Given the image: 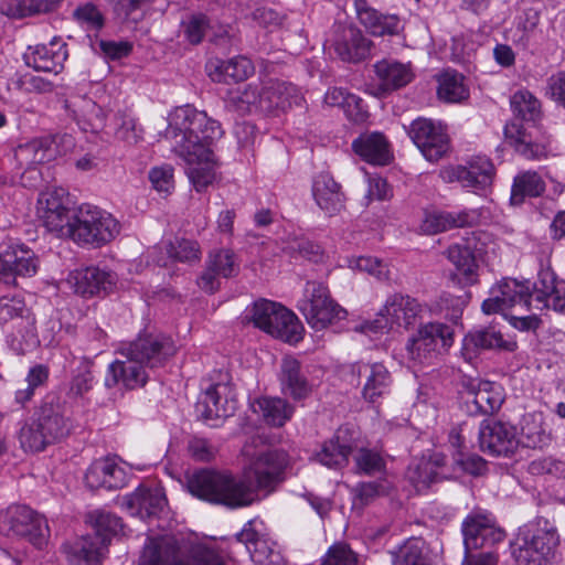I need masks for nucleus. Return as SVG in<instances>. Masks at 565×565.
Here are the masks:
<instances>
[{"mask_svg":"<svg viewBox=\"0 0 565 565\" xmlns=\"http://www.w3.org/2000/svg\"><path fill=\"white\" fill-rule=\"evenodd\" d=\"M93 385L94 375L90 370V362L83 359L71 381L68 395L71 397H81L89 392L93 388Z\"/></svg>","mask_w":565,"mask_h":565,"instance_id":"60","label":"nucleus"},{"mask_svg":"<svg viewBox=\"0 0 565 565\" xmlns=\"http://www.w3.org/2000/svg\"><path fill=\"white\" fill-rule=\"evenodd\" d=\"M74 291L83 297L107 294L115 284V276L98 267H87L72 273L68 278Z\"/></svg>","mask_w":565,"mask_h":565,"instance_id":"33","label":"nucleus"},{"mask_svg":"<svg viewBox=\"0 0 565 565\" xmlns=\"http://www.w3.org/2000/svg\"><path fill=\"white\" fill-rule=\"evenodd\" d=\"M354 9L360 23L374 36L395 35L403 29L397 15L383 14L366 0H354Z\"/></svg>","mask_w":565,"mask_h":565,"instance_id":"29","label":"nucleus"},{"mask_svg":"<svg viewBox=\"0 0 565 565\" xmlns=\"http://www.w3.org/2000/svg\"><path fill=\"white\" fill-rule=\"evenodd\" d=\"M324 104L342 108L345 115L353 121H362L366 117L363 100L344 88L333 87L328 89L324 94Z\"/></svg>","mask_w":565,"mask_h":565,"instance_id":"45","label":"nucleus"},{"mask_svg":"<svg viewBox=\"0 0 565 565\" xmlns=\"http://www.w3.org/2000/svg\"><path fill=\"white\" fill-rule=\"evenodd\" d=\"M188 451L192 459L200 462L212 461L216 454L217 447L206 438L192 437L188 441Z\"/></svg>","mask_w":565,"mask_h":565,"instance_id":"63","label":"nucleus"},{"mask_svg":"<svg viewBox=\"0 0 565 565\" xmlns=\"http://www.w3.org/2000/svg\"><path fill=\"white\" fill-rule=\"evenodd\" d=\"M426 311V306L417 299L408 295L394 294L386 299L377 318L365 322L363 328L375 333L388 330L394 326L409 329L423 320Z\"/></svg>","mask_w":565,"mask_h":565,"instance_id":"12","label":"nucleus"},{"mask_svg":"<svg viewBox=\"0 0 565 565\" xmlns=\"http://www.w3.org/2000/svg\"><path fill=\"white\" fill-rule=\"evenodd\" d=\"M237 402L228 382L210 384L199 396L195 404L198 416L211 426H218V420L234 415Z\"/></svg>","mask_w":565,"mask_h":565,"instance_id":"15","label":"nucleus"},{"mask_svg":"<svg viewBox=\"0 0 565 565\" xmlns=\"http://www.w3.org/2000/svg\"><path fill=\"white\" fill-rule=\"evenodd\" d=\"M121 356H134L147 370L161 367L175 353L171 338L161 333H141L134 341L121 345Z\"/></svg>","mask_w":565,"mask_h":565,"instance_id":"14","label":"nucleus"},{"mask_svg":"<svg viewBox=\"0 0 565 565\" xmlns=\"http://www.w3.org/2000/svg\"><path fill=\"white\" fill-rule=\"evenodd\" d=\"M138 565H225L213 550L198 547L189 558L180 555L175 544L150 541L143 548Z\"/></svg>","mask_w":565,"mask_h":565,"instance_id":"13","label":"nucleus"},{"mask_svg":"<svg viewBox=\"0 0 565 565\" xmlns=\"http://www.w3.org/2000/svg\"><path fill=\"white\" fill-rule=\"evenodd\" d=\"M374 72L382 92H391L409 84L414 77L409 63L384 58L376 62Z\"/></svg>","mask_w":565,"mask_h":565,"instance_id":"36","label":"nucleus"},{"mask_svg":"<svg viewBox=\"0 0 565 565\" xmlns=\"http://www.w3.org/2000/svg\"><path fill=\"white\" fill-rule=\"evenodd\" d=\"M250 319L255 327L285 342L301 340L302 326L296 315L280 303L259 299L254 302Z\"/></svg>","mask_w":565,"mask_h":565,"instance_id":"9","label":"nucleus"},{"mask_svg":"<svg viewBox=\"0 0 565 565\" xmlns=\"http://www.w3.org/2000/svg\"><path fill=\"white\" fill-rule=\"evenodd\" d=\"M124 505L131 515L150 519L166 512L168 500L162 487L142 483L124 498Z\"/></svg>","mask_w":565,"mask_h":565,"instance_id":"22","label":"nucleus"},{"mask_svg":"<svg viewBox=\"0 0 565 565\" xmlns=\"http://www.w3.org/2000/svg\"><path fill=\"white\" fill-rule=\"evenodd\" d=\"M264 420L271 426H284L294 414V406L280 397H260L256 402Z\"/></svg>","mask_w":565,"mask_h":565,"instance_id":"49","label":"nucleus"},{"mask_svg":"<svg viewBox=\"0 0 565 565\" xmlns=\"http://www.w3.org/2000/svg\"><path fill=\"white\" fill-rule=\"evenodd\" d=\"M477 249H447L449 260L467 282L477 281L481 258Z\"/></svg>","mask_w":565,"mask_h":565,"instance_id":"53","label":"nucleus"},{"mask_svg":"<svg viewBox=\"0 0 565 565\" xmlns=\"http://www.w3.org/2000/svg\"><path fill=\"white\" fill-rule=\"evenodd\" d=\"M463 543L467 551L492 546L501 542L505 533L489 514L468 515L462 523Z\"/></svg>","mask_w":565,"mask_h":565,"instance_id":"20","label":"nucleus"},{"mask_svg":"<svg viewBox=\"0 0 565 565\" xmlns=\"http://www.w3.org/2000/svg\"><path fill=\"white\" fill-rule=\"evenodd\" d=\"M262 84H248L243 89L238 88L230 93L226 100L227 107L239 114L262 113Z\"/></svg>","mask_w":565,"mask_h":565,"instance_id":"48","label":"nucleus"},{"mask_svg":"<svg viewBox=\"0 0 565 565\" xmlns=\"http://www.w3.org/2000/svg\"><path fill=\"white\" fill-rule=\"evenodd\" d=\"M61 0H1L0 13L14 20H21L50 13Z\"/></svg>","mask_w":565,"mask_h":565,"instance_id":"41","label":"nucleus"},{"mask_svg":"<svg viewBox=\"0 0 565 565\" xmlns=\"http://www.w3.org/2000/svg\"><path fill=\"white\" fill-rule=\"evenodd\" d=\"M279 382L282 393L294 399L306 398L311 392V385L301 363L290 355L281 360Z\"/></svg>","mask_w":565,"mask_h":565,"instance_id":"34","label":"nucleus"},{"mask_svg":"<svg viewBox=\"0 0 565 565\" xmlns=\"http://www.w3.org/2000/svg\"><path fill=\"white\" fill-rule=\"evenodd\" d=\"M223 134L217 120L205 111L184 105L170 113L163 138L178 156H189L195 154L194 151L212 150L211 147Z\"/></svg>","mask_w":565,"mask_h":565,"instance_id":"2","label":"nucleus"},{"mask_svg":"<svg viewBox=\"0 0 565 565\" xmlns=\"http://www.w3.org/2000/svg\"><path fill=\"white\" fill-rule=\"evenodd\" d=\"M479 444L482 451L492 456H512L519 447L516 429L509 423H482L479 429Z\"/></svg>","mask_w":565,"mask_h":565,"instance_id":"21","label":"nucleus"},{"mask_svg":"<svg viewBox=\"0 0 565 565\" xmlns=\"http://www.w3.org/2000/svg\"><path fill=\"white\" fill-rule=\"evenodd\" d=\"M195 154L180 156L186 163V175L193 188L201 192L216 179L217 163L213 150L194 151Z\"/></svg>","mask_w":565,"mask_h":565,"instance_id":"32","label":"nucleus"},{"mask_svg":"<svg viewBox=\"0 0 565 565\" xmlns=\"http://www.w3.org/2000/svg\"><path fill=\"white\" fill-rule=\"evenodd\" d=\"M437 96L440 100L455 104L469 97L463 76L457 71L447 70L437 76Z\"/></svg>","mask_w":565,"mask_h":565,"instance_id":"47","label":"nucleus"},{"mask_svg":"<svg viewBox=\"0 0 565 565\" xmlns=\"http://www.w3.org/2000/svg\"><path fill=\"white\" fill-rule=\"evenodd\" d=\"M541 271L536 282L529 280L519 281L512 278H504L490 289V297L483 300L481 309L486 315L502 313L511 309L530 311L531 309L543 310L537 306L536 297L542 291Z\"/></svg>","mask_w":565,"mask_h":565,"instance_id":"6","label":"nucleus"},{"mask_svg":"<svg viewBox=\"0 0 565 565\" xmlns=\"http://www.w3.org/2000/svg\"><path fill=\"white\" fill-rule=\"evenodd\" d=\"M73 19L87 31H99L105 24V19L99 9L90 3L78 6L73 11Z\"/></svg>","mask_w":565,"mask_h":565,"instance_id":"57","label":"nucleus"},{"mask_svg":"<svg viewBox=\"0 0 565 565\" xmlns=\"http://www.w3.org/2000/svg\"><path fill=\"white\" fill-rule=\"evenodd\" d=\"M408 136L428 161H438L449 149V137L446 127L427 118L415 119Z\"/></svg>","mask_w":565,"mask_h":565,"instance_id":"17","label":"nucleus"},{"mask_svg":"<svg viewBox=\"0 0 565 565\" xmlns=\"http://www.w3.org/2000/svg\"><path fill=\"white\" fill-rule=\"evenodd\" d=\"M462 386L467 412L472 416L495 414L505 398L504 388L497 382L475 379Z\"/></svg>","mask_w":565,"mask_h":565,"instance_id":"18","label":"nucleus"},{"mask_svg":"<svg viewBox=\"0 0 565 565\" xmlns=\"http://www.w3.org/2000/svg\"><path fill=\"white\" fill-rule=\"evenodd\" d=\"M391 554L393 565H430L426 543L420 537L406 540L397 551Z\"/></svg>","mask_w":565,"mask_h":565,"instance_id":"50","label":"nucleus"},{"mask_svg":"<svg viewBox=\"0 0 565 565\" xmlns=\"http://www.w3.org/2000/svg\"><path fill=\"white\" fill-rule=\"evenodd\" d=\"M478 217L479 215L476 210H465L458 213H430L424 220L423 230L429 234H436L452 227L472 225L478 221Z\"/></svg>","mask_w":565,"mask_h":565,"instance_id":"43","label":"nucleus"},{"mask_svg":"<svg viewBox=\"0 0 565 565\" xmlns=\"http://www.w3.org/2000/svg\"><path fill=\"white\" fill-rule=\"evenodd\" d=\"M85 481L90 489L116 490L127 483V472L115 458H100L89 466Z\"/></svg>","mask_w":565,"mask_h":565,"instance_id":"26","label":"nucleus"},{"mask_svg":"<svg viewBox=\"0 0 565 565\" xmlns=\"http://www.w3.org/2000/svg\"><path fill=\"white\" fill-rule=\"evenodd\" d=\"M542 291L536 297L537 306L544 309L565 315V282H556L554 274L550 269L541 270Z\"/></svg>","mask_w":565,"mask_h":565,"instance_id":"44","label":"nucleus"},{"mask_svg":"<svg viewBox=\"0 0 565 565\" xmlns=\"http://www.w3.org/2000/svg\"><path fill=\"white\" fill-rule=\"evenodd\" d=\"M49 141L42 137L21 145L15 151V157L28 167L49 162L52 160V153L47 150Z\"/></svg>","mask_w":565,"mask_h":565,"instance_id":"54","label":"nucleus"},{"mask_svg":"<svg viewBox=\"0 0 565 565\" xmlns=\"http://www.w3.org/2000/svg\"><path fill=\"white\" fill-rule=\"evenodd\" d=\"M348 267L360 271H365L379 279L387 278L388 265L379 257L373 256H354L347 259Z\"/></svg>","mask_w":565,"mask_h":565,"instance_id":"58","label":"nucleus"},{"mask_svg":"<svg viewBox=\"0 0 565 565\" xmlns=\"http://www.w3.org/2000/svg\"><path fill=\"white\" fill-rule=\"evenodd\" d=\"M333 47L343 62L359 63L370 57L372 41L358 26L348 25L338 34Z\"/></svg>","mask_w":565,"mask_h":565,"instance_id":"27","label":"nucleus"},{"mask_svg":"<svg viewBox=\"0 0 565 565\" xmlns=\"http://www.w3.org/2000/svg\"><path fill=\"white\" fill-rule=\"evenodd\" d=\"M504 136L514 150L525 159L541 160L547 158L551 152L547 142H533L523 125L515 120L505 125Z\"/></svg>","mask_w":565,"mask_h":565,"instance_id":"35","label":"nucleus"},{"mask_svg":"<svg viewBox=\"0 0 565 565\" xmlns=\"http://www.w3.org/2000/svg\"><path fill=\"white\" fill-rule=\"evenodd\" d=\"M0 533L6 536L25 537L38 548H43L50 536L47 521L26 505H10L0 511Z\"/></svg>","mask_w":565,"mask_h":565,"instance_id":"10","label":"nucleus"},{"mask_svg":"<svg viewBox=\"0 0 565 565\" xmlns=\"http://www.w3.org/2000/svg\"><path fill=\"white\" fill-rule=\"evenodd\" d=\"M262 113L265 114L285 111L292 106H300L303 100L300 90L285 81L270 78L262 83Z\"/></svg>","mask_w":565,"mask_h":565,"instance_id":"24","label":"nucleus"},{"mask_svg":"<svg viewBox=\"0 0 565 565\" xmlns=\"http://www.w3.org/2000/svg\"><path fill=\"white\" fill-rule=\"evenodd\" d=\"M68 56L67 45L61 38H53L47 44H39L25 54V62L38 72L58 74Z\"/></svg>","mask_w":565,"mask_h":565,"instance_id":"25","label":"nucleus"},{"mask_svg":"<svg viewBox=\"0 0 565 565\" xmlns=\"http://www.w3.org/2000/svg\"><path fill=\"white\" fill-rule=\"evenodd\" d=\"M454 342V330L444 323H426L418 333L407 342L408 358L423 363L434 352L441 348H449Z\"/></svg>","mask_w":565,"mask_h":565,"instance_id":"19","label":"nucleus"},{"mask_svg":"<svg viewBox=\"0 0 565 565\" xmlns=\"http://www.w3.org/2000/svg\"><path fill=\"white\" fill-rule=\"evenodd\" d=\"M358 374L364 379L362 395L369 403H377L390 394L393 379L383 363L358 364Z\"/></svg>","mask_w":565,"mask_h":565,"instance_id":"30","label":"nucleus"},{"mask_svg":"<svg viewBox=\"0 0 565 565\" xmlns=\"http://www.w3.org/2000/svg\"><path fill=\"white\" fill-rule=\"evenodd\" d=\"M120 232L118 221L107 211L90 204L81 205L64 238L75 244H108Z\"/></svg>","mask_w":565,"mask_h":565,"instance_id":"7","label":"nucleus"},{"mask_svg":"<svg viewBox=\"0 0 565 565\" xmlns=\"http://www.w3.org/2000/svg\"><path fill=\"white\" fill-rule=\"evenodd\" d=\"M441 459H436L435 462L423 458L415 467L408 470L409 480L418 489L428 487L437 478L436 467L441 465Z\"/></svg>","mask_w":565,"mask_h":565,"instance_id":"59","label":"nucleus"},{"mask_svg":"<svg viewBox=\"0 0 565 565\" xmlns=\"http://www.w3.org/2000/svg\"><path fill=\"white\" fill-rule=\"evenodd\" d=\"M287 465L288 456L284 450H269L253 463V477L237 478L227 471L202 468L186 477V489L196 499L211 504L245 508L256 501L257 490L271 492L282 481Z\"/></svg>","mask_w":565,"mask_h":565,"instance_id":"1","label":"nucleus"},{"mask_svg":"<svg viewBox=\"0 0 565 565\" xmlns=\"http://www.w3.org/2000/svg\"><path fill=\"white\" fill-rule=\"evenodd\" d=\"M238 263L233 249H210L206 267L198 278V286L205 292L220 289V278H230L238 273Z\"/></svg>","mask_w":565,"mask_h":565,"instance_id":"23","label":"nucleus"},{"mask_svg":"<svg viewBox=\"0 0 565 565\" xmlns=\"http://www.w3.org/2000/svg\"><path fill=\"white\" fill-rule=\"evenodd\" d=\"M35 319L19 298H0V326L9 348L18 355L33 350L38 343Z\"/></svg>","mask_w":565,"mask_h":565,"instance_id":"5","label":"nucleus"},{"mask_svg":"<svg viewBox=\"0 0 565 565\" xmlns=\"http://www.w3.org/2000/svg\"><path fill=\"white\" fill-rule=\"evenodd\" d=\"M124 358L125 360H116L108 365L105 386L111 388L121 384L128 390L143 386L149 379L147 369L134 356Z\"/></svg>","mask_w":565,"mask_h":565,"instance_id":"28","label":"nucleus"},{"mask_svg":"<svg viewBox=\"0 0 565 565\" xmlns=\"http://www.w3.org/2000/svg\"><path fill=\"white\" fill-rule=\"evenodd\" d=\"M519 536L522 544L514 551L518 565H547L554 558L559 535L550 520L536 518L521 529Z\"/></svg>","mask_w":565,"mask_h":565,"instance_id":"4","label":"nucleus"},{"mask_svg":"<svg viewBox=\"0 0 565 565\" xmlns=\"http://www.w3.org/2000/svg\"><path fill=\"white\" fill-rule=\"evenodd\" d=\"M352 148L359 157L372 164L384 166L391 160L388 141L377 131L361 135L353 140Z\"/></svg>","mask_w":565,"mask_h":565,"instance_id":"37","label":"nucleus"},{"mask_svg":"<svg viewBox=\"0 0 565 565\" xmlns=\"http://www.w3.org/2000/svg\"><path fill=\"white\" fill-rule=\"evenodd\" d=\"M67 202L64 188L47 189L38 199V213L45 228L60 238H64L66 230L73 224L74 213L71 214Z\"/></svg>","mask_w":565,"mask_h":565,"instance_id":"16","label":"nucleus"},{"mask_svg":"<svg viewBox=\"0 0 565 565\" xmlns=\"http://www.w3.org/2000/svg\"><path fill=\"white\" fill-rule=\"evenodd\" d=\"M540 17L539 13L529 9L523 12V15H520L516 19L515 29L510 31L511 40L513 43L526 47L530 40V34L534 31L539 23Z\"/></svg>","mask_w":565,"mask_h":565,"instance_id":"56","label":"nucleus"},{"mask_svg":"<svg viewBox=\"0 0 565 565\" xmlns=\"http://www.w3.org/2000/svg\"><path fill=\"white\" fill-rule=\"evenodd\" d=\"M94 533L64 544V551L73 563L85 562L87 565H97L106 551L110 539L122 531L120 518L110 512H96Z\"/></svg>","mask_w":565,"mask_h":565,"instance_id":"8","label":"nucleus"},{"mask_svg":"<svg viewBox=\"0 0 565 565\" xmlns=\"http://www.w3.org/2000/svg\"><path fill=\"white\" fill-rule=\"evenodd\" d=\"M321 565H359V559L348 544L338 543L329 547Z\"/></svg>","mask_w":565,"mask_h":565,"instance_id":"61","label":"nucleus"},{"mask_svg":"<svg viewBox=\"0 0 565 565\" xmlns=\"http://www.w3.org/2000/svg\"><path fill=\"white\" fill-rule=\"evenodd\" d=\"M209 75L214 82H241L254 74L252 61L245 56H236L227 61L211 62L207 65Z\"/></svg>","mask_w":565,"mask_h":565,"instance_id":"40","label":"nucleus"},{"mask_svg":"<svg viewBox=\"0 0 565 565\" xmlns=\"http://www.w3.org/2000/svg\"><path fill=\"white\" fill-rule=\"evenodd\" d=\"M519 445L526 448H543L551 441V434L543 425L541 414H525L521 420Z\"/></svg>","mask_w":565,"mask_h":565,"instance_id":"46","label":"nucleus"},{"mask_svg":"<svg viewBox=\"0 0 565 565\" xmlns=\"http://www.w3.org/2000/svg\"><path fill=\"white\" fill-rule=\"evenodd\" d=\"M70 431L64 407L54 394L46 395L32 419L19 431V441L25 451L38 452L62 438Z\"/></svg>","mask_w":565,"mask_h":565,"instance_id":"3","label":"nucleus"},{"mask_svg":"<svg viewBox=\"0 0 565 565\" xmlns=\"http://www.w3.org/2000/svg\"><path fill=\"white\" fill-rule=\"evenodd\" d=\"M312 193L317 204L329 214L337 213L343 207L344 199L340 185L327 172L315 178Z\"/></svg>","mask_w":565,"mask_h":565,"instance_id":"38","label":"nucleus"},{"mask_svg":"<svg viewBox=\"0 0 565 565\" xmlns=\"http://www.w3.org/2000/svg\"><path fill=\"white\" fill-rule=\"evenodd\" d=\"M529 472L533 476L551 475L565 477V462L552 457L534 459L529 463Z\"/></svg>","mask_w":565,"mask_h":565,"instance_id":"64","label":"nucleus"},{"mask_svg":"<svg viewBox=\"0 0 565 565\" xmlns=\"http://www.w3.org/2000/svg\"><path fill=\"white\" fill-rule=\"evenodd\" d=\"M31 249H4L0 252V281L15 284L17 276H33L38 270V259Z\"/></svg>","mask_w":565,"mask_h":565,"instance_id":"31","label":"nucleus"},{"mask_svg":"<svg viewBox=\"0 0 565 565\" xmlns=\"http://www.w3.org/2000/svg\"><path fill=\"white\" fill-rule=\"evenodd\" d=\"M356 468L360 472L372 475L380 472L385 467L384 459L376 451L360 448L354 456Z\"/></svg>","mask_w":565,"mask_h":565,"instance_id":"62","label":"nucleus"},{"mask_svg":"<svg viewBox=\"0 0 565 565\" xmlns=\"http://www.w3.org/2000/svg\"><path fill=\"white\" fill-rule=\"evenodd\" d=\"M466 172V188L483 190L492 183L494 166L487 157L476 156L469 161Z\"/></svg>","mask_w":565,"mask_h":565,"instance_id":"52","label":"nucleus"},{"mask_svg":"<svg viewBox=\"0 0 565 565\" xmlns=\"http://www.w3.org/2000/svg\"><path fill=\"white\" fill-rule=\"evenodd\" d=\"M511 110L516 119L535 124L542 117L540 100L529 90L520 89L510 98Z\"/></svg>","mask_w":565,"mask_h":565,"instance_id":"51","label":"nucleus"},{"mask_svg":"<svg viewBox=\"0 0 565 565\" xmlns=\"http://www.w3.org/2000/svg\"><path fill=\"white\" fill-rule=\"evenodd\" d=\"M297 308L315 330H322L347 315L331 298L328 287L319 281H307Z\"/></svg>","mask_w":565,"mask_h":565,"instance_id":"11","label":"nucleus"},{"mask_svg":"<svg viewBox=\"0 0 565 565\" xmlns=\"http://www.w3.org/2000/svg\"><path fill=\"white\" fill-rule=\"evenodd\" d=\"M347 429H338L335 435L324 441L316 452V459L328 468H342L348 465L352 447L345 438Z\"/></svg>","mask_w":565,"mask_h":565,"instance_id":"39","label":"nucleus"},{"mask_svg":"<svg viewBox=\"0 0 565 565\" xmlns=\"http://www.w3.org/2000/svg\"><path fill=\"white\" fill-rule=\"evenodd\" d=\"M463 347L466 350L473 348L476 350H490L501 349L505 351H514L516 342L513 340H505L495 327H483L469 332L463 339Z\"/></svg>","mask_w":565,"mask_h":565,"instance_id":"42","label":"nucleus"},{"mask_svg":"<svg viewBox=\"0 0 565 565\" xmlns=\"http://www.w3.org/2000/svg\"><path fill=\"white\" fill-rule=\"evenodd\" d=\"M545 190V183L536 172H524L514 179L512 200L521 201L524 196H540Z\"/></svg>","mask_w":565,"mask_h":565,"instance_id":"55","label":"nucleus"}]
</instances>
